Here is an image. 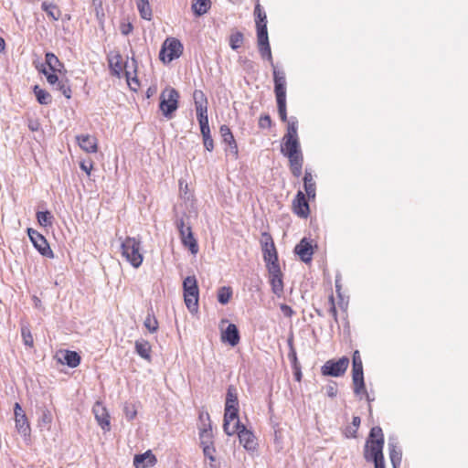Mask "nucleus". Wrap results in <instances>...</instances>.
Instances as JSON below:
<instances>
[{"label":"nucleus","mask_w":468,"mask_h":468,"mask_svg":"<svg viewBox=\"0 0 468 468\" xmlns=\"http://www.w3.org/2000/svg\"><path fill=\"white\" fill-rule=\"evenodd\" d=\"M298 121L292 117L288 122L287 131L282 138V154L289 160L290 170L294 177H300L303 165V155L297 133Z\"/></svg>","instance_id":"obj_1"},{"label":"nucleus","mask_w":468,"mask_h":468,"mask_svg":"<svg viewBox=\"0 0 468 468\" xmlns=\"http://www.w3.org/2000/svg\"><path fill=\"white\" fill-rule=\"evenodd\" d=\"M384 434L379 426L371 428L364 448L367 462L378 463L384 460Z\"/></svg>","instance_id":"obj_2"},{"label":"nucleus","mask_w":468,"mask_h":468,"mask_svg":"<svg viewBox=\"0 0 468 468\" xmlns=\"http://www.w3.org/2000/svg\"><path fill=\"white\" fill-rule=\"evenodd\" d=\"M122 254L128 262L134 268H139L142 265L144 257L140 252L141 242L135 238L127 237L122 242Z\"/></svg>","instance_id":"obj_3"},{"label":"nucleus","mask_w":468,"mask_h":468,"mask_svg":"<svg viewBox=\"0 0 468 468\" xmlns=\"http://www.w3.org/2000/svg\"><path fill=\"white\" fill-rule=\"evenodd\" d=\"M183 292L186 306L190 313L197 311L199 289L195 276H187L183 281Z\"/></svg>","instance_id":"obj_4"},{"label":"nucleus","mask_w":468,"mask_h":468,"mask_svg":"<svg viewBox=\"0 0 468 468\" xmlns=\"http://www.w3.org/2000/svg\"><path fill=\"white\" fill-rule=\"evenodd\" d=\"M179 97V92L174 88L167 87L161 92L159 108L165 118L173 117L178 108Z\"/></svg>","instance_id":"obj_5"},{"label":"nucleus","mask_w":468,"mask_h":468,"mask_svg":"<svg viewBox=\"0 0 468 468\" xmlns=\"http://www.w3.org/2000/svg\"><path fill=\"white\" fill-rule=\"evenodd\" d=\"M352 378L354 384V393L359 395L364 392L367 394L364 381L363 363L360 353L356 350L352 357Z\"/></svg>","instance_id":"obj_6"},{"label":"nucleus","mask_w":468,"mask_h":468,"mask_svg":"<svg viewBox=\"0 0 468 468\" xmlns=\"http://www.w3.org/2000/svg\"><path fill=\"white\" fill-rule=\"evenodd\" d=\"M183 49L184 47L178 39L168 37L163 43L159 52V58L164 63H170L182 55Z\"/></svg>","instance_id":"obj_7"},{"label":"nucleus","mask_w":468,"mask_h":468,"mask_svg":"<svg viewBox=\"0 0 468 468\" xmlns=\"http://www.w3.org/2000/svg\"><path fill=\"white\" fill-rule=\"evenodd\" d=\"M261 243L262 247L263 260L266 263L267 270H269L272 264L280 265L278 253L271 236L267 232H263L261 234Z\"/></svg>","instance_id":"obj_8"},{"label":"nucleus","mask_w":468,"mask_h":468,"mask_svg":"<svg viewBox=\"0 0 468 468\" xmlns=\"http://www.w3.org/2000/svg\"><path fill=\"white\" fill-rule=\"evenodd\" d=\"M348 365L349 359L346 356H343L337 360L330 359L322 366L321 373L323 376L338 378L346 373Z\"/></svg>","instance_id":"obj_9"},{"label":"nucleus","mask_w":468,"mask_h":468,"mask_svg":"<svg viewBox=\"0 0 468 468\" xmlns=\"http://www.w3.org/2000/svg\"><path fill=\"white\" fill-rule=\"evenodd\" d=\"M41 67L42 68L39 69V72L45 75L48 82L56 90H59L67 99H70L71 89L69 85V80L59 79L58 76V72L48 70L44 65Z\"/></svg>","instance_id":"obj_10"},{"label":"nucleus","mask_w":468,"mask_h":468,"mask_svg":"<svg viewBox=\"0 0 468 468\" xmlns=\"http://www.w3.org/2000/svg\"><path fill=\"white\" fill-rule=\"evenodd\" d=\"M176 225L179 231L183 245L188 248L191 253L196 254L198 251V244L194 238L191 227L185 224L183 218H177L176 220Z\"/></svg>","instance_id":"obj_11"},{"label":"nucleus","mask_w":468,"mask_h":468,"mask_svg":"<svg viewBox=\"0 0 468 468\" xmlns=\"http://www.w3.org/2000/svg\"><path fill=\"white\" fill-rule=\"evenodd\" d=\"M241 426L239 420V408H232L230 406L225 407L223 430L229 436L234 435L237 430Z\"/></svg>","instance_id":"obj_12"},{"label":"nucleus","mask_w":468,"mask_h":468,"mask_svg":"<svg viewBox=\"0 0 468 468\" xmlns=\"http://www.w3.org/2000/svg\"><path fill=\"white\" fill-rule=\"evenodd\" d=\"M27 234L34 247L42 256L49 259L54 258V253L42 234L33 229H27Z\"/></svg>","instance_id":"obj_13"},{"label":"nucleus","mask_w":468,"mask_h":468,"mask_svg":"<svg viewBox=\"0 0 468 468\" xmlns=\"http://www.w3.org/2000/svg\"><path fill=\"white\" fill-rule=\"evenodd\" d=\"M15 422L17 432L25 439L30 437L31 428L25 411L18 402L14 406Z\"/></svg>","instance_id":"obj_14"},{"label":"nucleus","mask_w":468,"mask_h":468,"mask_svg":"<svg viewBox=\"0 0 468 468\" xmlns=\"http://www.w3.org/2000/svg\"><path fill=\"white\" fill-rule=\"evenodd\" d=\"M268 272L271 292L276 296L281 297L283 293V281L280 265L272 264Z\"/></svg>","instance_id":"obj_15"},{"label":"nucleus","mask_w":468,"mask_h":468,"mask_svg":"<svg viewBox=\"0 0 468 468\" xmlns=\"http://www.w3.org/2000/svg\"><path fill=\"white\" fill-rule=\"evenodd\" d=\"M92 412L99 426L104 431H109L111 430L110 415L102 403L97 401L92 408Z\"/></svg>","instance_id":"obj_16"},{"label":"nucleus","mask_w":468,"mask_h":468,"mask_svg":"<svg viewBox=\"0 0 468 468\" xmlns=\"http://www.w3.org/2000/svg\"><path fill=\"white\" fill-rule=\"evenodd\" d=\"M274 93L276 100L286 99V77L282 70L273 68Z\"/></svg>","instance_id":"obj_17"},{"label":"nucleus","mask_w":468,"mask_h":468,"mask_svg":"<svg viewBox=\"0 0 468 468\" xmlns=\"http://www.w3.org/2000/svg\"><path fill=\"white\" fill-rule=\"evenodd\" d=\"M294 253L299 256L302 261L309 263L311 262L314 254L313 245L306 238H303L295 246Z\"/></svg>","instance_id":"obj_18"},{"label":"nucleus","mask_w":468,"mask_h":468,"mask_svg":"<svg viewBox=\"0 0 468 468\" xmlns=\"http://www.w3.org/2000/svg\"><path fill=\"white\" fill-rule=\"evenodd\" d=\"M293 211L301 218H306L309 216L310 208L305 195L299 190L292 202Z\"/></svg>","instance_id":"obj_19"},{"label":"nucleus","mask_w":468,"mask_h":468,"mask_svg":"<svg viewBox=\"0 0 468 468\" xmlns=\"http://www.w3.org/2000/svg\"><path fill=\"white\" fill-rule=\"evenodd\" d=\"M240 340L239 331L236 324H229L221 333V341L231 346H236Z\"/></svg>","instance_id":"obj_20"},{"label":"nucleus","mask_w":468,"mask_h":468,"mask_svg":"<svg viewBox=\"0 0 468 468\" xmlns=\"http://www.w3.org/2000/svg\"><path fill=\"white\" fill-rule=\"evenodd\" d=\"M236 433L239 436L240 444H242L246 450L251 451L255 449V437L243 424L237 430Z\"/></svg>","instance_id":"obj_21"},{"label":"nucleus","mask_w":468,"mask_h":468,"mask_svg":"<svg viewBox=\"0 0 468 468\" xmlns=\"http://www.w3.org/2000/svg\"><path fill=\"white\" fill-rule=\"evenodd\" d=\"M389 458L393 468H399L402 460V452L398 446V441L395 438H389L388 442Z\"/></svg>","instance_id":"obj_22"},{"label":"nucleus","mask_w":468,"mask_h":468,"mask_svg":"<svg viewBox=\"0 0 468 468\" xmlns=\"http://www.w3.org/2000/svg\"><path fill=\"white\" fill-rule=\"evenodd\" d=\"M45 63L48 68V70L58 72L59 74H65L67 72L64 64L52 52H47L45 54Z\"/></svg>","instance_id":"obj_23"},{"label":"nucleus","mask_w":468,"mask_h":468,"mask_svg":"<svg viewBox=\"0 0 468 468\" xmlns=\"http://www.w3.org/2000/svg\"><path fill=\"white\" fill-rule=\"evenodd\" d=\"M219 133L223 142L229 145V151L237 157L239 152L238 145L229 127L226 124L221 125Z\"/></svg>","instance_id":"obj_24"},{"label":"nucleus","mask_w":468,"mask_h":468,"mask_svg":"<svg viewBox=\"0 0 468 468\" xmlns=\"http://www.w3.org/2000/svg\"><path fill=\"white\" fill-rule=\"evenodd\" d=\"M77 141L80 147L87 153L97 152V140L95 137L89 134H80L77 136Z\"/></svg>","instance_id":"obj_25"},{"label":"nucleus","mask_w":468,"mask_h":468,"mask_svg":"<svg viewBox=\"0 0 468 468\" xmlns=\"http://www.w3.org/2000/svg\"><path fill=\"white\" fill-rule=\"evenodd\" d=\"M155 462L156 458L150 451L142 454H136L133 458V465L135 468H146L154 465Z\"/></svg>","instance_id":"obj_26"},{"label":"nucleus","mask_w":468,"mask_h":468,"mask_svg":"<svg viewBox=\"0 0 468 468\" xmlns=\"http://www.w3.org/2000/svg\"><path fill=\"white\" fill-rule=\"evenodd\" d=\"M136 354L142 358L145 359L148 362H151V345L147 340L139 339L135 341L134 345Z\"/></svg>","instance_id":"obj_27"},{"label":"nucleus","mask_w":468,"mask_h":468,"mask_svg":"<svg viewBox=\"0 0 468 468\" xmlns=\"http://www.w3.org/2000/svg\"><path fill=\"white\" fill-rule=\"evenodd\" d=\"M303 187L309 199L315 197L316 186L313 175L309 169H305L303 176Z\"/></svg>","instance_id":"obj_28"},{"label":"nucleus","mask_w":468,"mask_h":468,"mask_svg":"<svg viewBox=\"0 0 468 468\" xmlns=\"http://www.w3.org/2000/svg\"><path fill=\"white\" fill-rule=\"evenodd\" d=\"M211 5V0H192L191 9L193 14L199 17L208 12Z\"/></svg>","instance_id":"obj_29"},{"label":"nucleus","mask_w":468,"mask_h":468,"mask_svg":"<svg viewBox=\"0 0 468 468\" xmlns=\"http://www.w3.org/2000/svg\"><path fill=\"white\" fill-rule=\"evenodd\" d=\"M196 113L207 112V99L202 90H196L193 93Z\"/></svg>","instance_id":"obj_30"},{"label":"nucleus","mask_w":468,"mask_h":468,"mask_svg":"<svg viewBox=\"0 0 468 468\" xmlns=\"http://www.w3.org/2000/svg\"><path fill=\"white\" fill-rule=\"evenodd\" d=\"M59 361L73 368L80 365V356L76 351L66 350L63 353V357L59 358Z\"/></svg>","instance_id":"obj_31"},{"label":"nucleus","mask_w":468,"mask_h":468,"mask_svg":"<svg viewBox=\"0 0 468 468\" xmlns=\"http://www.w3.org/2000/svg\"><path fill=\"white\" fill-rule=\"evenodd\" d=\"M33 91L39 104L48 105L52 102V96L50 93L41 89L38 85L34 86Z\"/></svg>","instance_id":"obj_32"},{"label":"nucleus","mask_w":468,"mask_h":468,"mask_svg":"<svg viewBox=\"0 0 468 468\" xmlns=\"http://www.w3.org/2000/svg\"><path fill=\"white\" fill-rule=\"evenodd\" d=\"M41 8L43 11H45L47 13V15L51 19L58 21L60 18L61 11L55 4L44 1L41 4Z\"/></svg>","instance_id":"obj_33"},{"label":"nucleus","mask_w":468,"mask_h":468,"mask_svg":"<svg viewBox=\"0 0 468 468\" xmlns=\"http://www.w3.org/2000/svg\"><path fill=\"white\" fill-rule=\"evenodd\" d=\"M136 5L140 16L144 20L150 21L152 19L153 14L149 0H138Z\"/></svg>","instance_id":"obj_34"},{"label":"nucleus","mask_w":468,"mask_h":468,"mask_svg":"<svg viewBox=\"0 0 468 468\" xmlns=\"http://www.w3.org/2000/svg\"><path fill=\"white\" fill-rule=\"evenodd\" d=\"M37 219L39 225L42 227H50L53 224L54 217L50 211H37Z\"/></svg>","instance_id":"obj_35"},{"label":"nucleus","mask_w":468,"mask_h":468,"mask_svg":"<svg viewBox=\"0 0 468 468\" xmlns=\"http://www.w3.org/2000/svg\"><path fill=\"white\" fill-rule=\"evenodd\" d=\"M257 32V44L260 46H266V44H270L267 26L260 25V27H256Z\"/></svg>","instance_id":"obj_36"},{"label":"nucleus","mask_w":468,"mask_h":468,"mask_svg":"<svg viewBox=\"0 0 468 468\" xmlns=\"http://www.w3.org/2000/svg\"><path fill=\"white\" fill-rule=\"evenodd\" d=\"M199 438H200V445L214 444L213 432H212V428H211L210 424H208V427H205L200 430Z\"/></svg>","instance_id":"obj_37"},{"label":"nucleus","mask_w":468,"mask_h":468,"mask_svg":"<svg viewBox=\"0 0 468 468\" xmlns=\"http://www.w3.org/2000/svg\"><path fill=\"white\" fill-rule=\"evenodd\" d=\"M361 420L358 416H354L352 420V424L347 426L345 431V435L347 438H356L357 430L360 426Z\"/></svg>","instance_id":"obj_38"},{"label":"nucleus","mask_w":468,"mask_h":468,"mask_svg":"<svg viewBox=\"0 0 468 468\" xmlns=\"http://www.w3.org/2000/svg\"><path fill=\"white\" fill-rule=\"evenodd\" d=\"M232 296V290L229 286H223L218 289V301L221 304H227Z\"/></svg>","instance_id":"obj_39"},{"label":"nucleus","mask_w":468,"mask_h":468,"mask_svg":"<svg viewBox=\"0 0 468 468\" xmlns=\"http://www.w3.org/2000/svg\"><path fill=\"white\" fill-rule=\"evenodd\" d=\"M122 56L120 54L115 55L114 57L109 58L110 68L114 75L119 76L120 72L122 69Z\"/></svg>","instance_id":"obj_40"},{"label":"nucleus","mask_w":468,"mask_h":468,"mask_svg":"<svg viewBox=\"0 0 468 468\" xmlns=\"http://www.w3.org/2000/svg\"><path fill=\"white\" fill-rule=\"evenodd\" d=\"M254 16H255V23L256 27H260V25L267 26V16L265 11L261 8V5L258 3L254 8Z\"/></svg>","instance_id":"obj_41"},{"label":"nucleus","mask_w":468,"mask_h":468,"mask_svg":"<svg viewBox=\"0 0 468 468\" xmlns=\"http://www.w3.org/2000/svg\"><path fill=\"white\" fill-rule=\"evenodd\" d=\"M197 118L200 126L201 134L210 133L207 112H197Z\"/></svg>","instance_id":"obj_42"},{"label":"nucleus","mask_w":468,"mask_h":468,"mask_svg":"<svg viewBox=\"0 0 468 468\" xmlns=\"http://www.w3.org/2000/svg\"><path fill=\"white\" fill-rule=\"evenodd\" d=\"M52 420H53V416H52L51 411L48 410V409H42L41 415L38 420V425L40 427L49 426L52 422Z\"/></svg>","instance_id":"obj_43"},{"label":"nucleus","mask_w":468,"mask_h":468,"mask_svg":"<svg viewBox=\"0 0 468 468\" xmlns=\"http://www.w3.org/2000/svg\"><path fill=\"white\" fill-rule=\"evenodd\" d=\"M244 36L241 32H236L229 37V46L233 50H237L243 43Z\"/></svg>","instance_id":"obj_44"},{"label":"nucleus","mask_w":468,"mask_h":468,"mask_svg":"<svg viewBox=\"0 0 468 468\" xmlns=\"http://www.w3.org/2000/svg\"><path fill=\"white\" fill-rule=\"evenodd\" d=\"M278 113L282 122H289L287 118L286 99L276 100Z\"/></svg>","instance_id":"obj_45"},{"label":"nucleus","mask_w":468,"mask_h":468,"mask_svg":"<svg viewBox=\"0 0 468 468\" xmlns=\"http://www.w3.org/2000/svg\"><path fill=\"white\" fill-rule=\"evenodd\" d=\"M144 324L150 333H155L158 329V322L156 318L150 314H147Z\"/></svg>","instance_id":"obj_46"},{"label":"nucleus","mask_w":468,"mask_h":468,"mask_svg":"<svg viewBox=\"0 0 468 468\" xmlns=\"http://www.w3.org/2000/svg\"><path fill=\"white\" fill-rule=\"evenodd\" d=\"M259 52L263 59H267L271 65L274 68L270 44H266V46L258 47Z\"/></svg>","instance_id":"obj_47"},{"label":"nucleus","mask_w":468,"mask_h":468,"mask_svg":"<svg viewBox=\"0 0 468 468\" xmlns=\"http://www.w3.org/2000/svg\"><path fill=\"white\" fill-rule=\"evenodd\" d=\"M21 335L23 338V342L26 346L32 347L33 346V336L28 327L23 326L21 328Z\"/></svg>","instance_id":"obj_48"},{"label":"nucleus","mask_w":468,"mask_h":468,"mask_svg":"<svg viewBox=\"0 0 468 468\" xmlns=\"http://www.w3.org/2000/svg\"><path fill=\"white\" fill-rule=\"evenodd\" d=\"M123 412H124L125 418L128 420H133L137 415V410H136L134 405H133V404H125L124 408H123Z\"/></svg>","instance_id":"obj_49"},{"label":"nucleus","mask_w":468,"mask_h":468,"mask_svg":"<svg viewBox=\"0 0 468 468\" xmlns=\"http://www.w3.org/2000/svg\"><path fill=\"white\" fill-rule=\"evenodd\" d=\"M201 447L203 449V453L205 457L208 458L211 462H215L216 459L214 453L216 452V449L214 447V444L201 445Z\"/></svg>","instance_id":"obj_50"},{"label":"nucleus","mask_w":468,"mask_h":468,"mask_svg":"<svg viewBox=\"0 0 468 468\" xmlns=\"http://www.w3.org/2000/svg\"><path fill=\"white\" fill-rule=\"evenodd\" d=\"M202 138H203L204 147L209 152L213 151L214 142H213L211 133H203Z\"/></svg>","instance_id":"obj_51"},{"label":"nucleus","mask_w":468,"mask_h":468,"mask_svg":"<svg viewBox=\"0 0 468 468\" xmlns=\"http://www.w3.org/2000/svg\"><path fill=\"white\" fill-rule=\"evenodd\" d=\"M271 123L272 122L269 114L261 115L259 119V127L261 129L270 128Z\"/></svg>","instance_id":"obj_52"},{"label":"nucleus","mask_w":468,"mask_h":468,"mask_svg":"<svg viewBox=\"0 0 468 468\" xmlns=\"http://www.w3.org/2000/svg\"><path fill=\"white\" fill-rule=\"evenodd\" d=\"M288 358H289L292 367H300V364L297 359L295 348H292V350L289 351Z\"/></svg>","instance_id":"obj_53"},{"label":"nucleus","mask_w":468,"mask_h":468,"mask_svg":"<svg viewBox=\"0 0 468 468\" xmlns=\"http://www.w3.org/2000/svg\"><path fill=\"white\" fill-rule=\"evenodd\" d=\"M280 309H281L282 313L283 314V315L287 318H291L295 314V312L292 309V307L285 303H281Z\"/></svg>","instance_id":"obj_54"},{"label":"nucleus","mask_w":468,"mask_h":468,"mask_svg":"<svg viewBox=\"0 0 468 468\" xmlns=\"http://www.w3.org/2000/svg\"><path fill=\"white\" fill-rule=\"evenodd\" d=\"M133 29V26L131 23H122L120 26V30L124 36H128L130 33H132Z\"/></svg>","instance_id":"obj_55"},{"label":"nucleus","mask_w":468,"mask_h":468,"mask_svg":"<svg viewBox=\"0 0 468 468\" xmlns=\"http://www.w3.org/2000/svg\"><path fill=\"white\" fill-rule=\"evenodd\" d=\"M238 399L237 388L230 385L227 389L226 399Z\"/></svg>","instance_id":"obj_56"},{"label":"nucleus","mask_w":468,"mask_h":468,"mask_svg":"<svg viewBox=\"0 0 468 468\" xmlns=\"http://www.w3.org/2000/svg\"><path fill=\"white\" fill-rule=\"evenodd\" d=\"M326 394L330 398H335L336 396L337 388L335 383L326 386Z\"/></svg>","instance_id":"obj_57"},{"label":"nucleus","mask_w":468,"mask_h":468,"mask_svg":"<svg viewBox=\"0 0 468 468\" xmlns=\"http://www.w3.org/2000/svg\"><path fill=\"white\" fill-rule=\"evenodd\" d=\"M80 167L82 171H84L88 176L90 175V171L93 167L92 162L86 163L85 161H82L80 163Z\"/></svg>","instance_id":"obj_58"},{"label":"nucleus","mask_w":468,"mask_h":468,"mask_svg":"<svg viewBox=\"0 0 468 468\" xmlns=\"http://www.w3.org/2000/svg\"><path fill=\"white\" fill-rule=\"evenodd\" d=\"M330 303H331V307H330V314L334 316V318L336 320L337 319V312H336V308H335V302H334V297L331 296L330 297Z\"/></svg>","instance_id":"obj_59"},{"label":"nucleus","mask_w":468,"mask_h":468,"mask_svg":"<svg viewBox=\"0 0 468 468\" xmlns=\"http://www.w3.org/2000/svg\"><path fill=\"white\" fill-rule=\"evenodd\" d=\"M229 406H230L232 408H239V400L232 399H226L225 407H229Z\"/></svg>","instance_id":"obj_60"},{"label":"nucleus","mask_w":468,"mask_h":468,"mask_svg":"<svg viewBox=\"0 0 468 468\" xmlns=\"http://www.w3.org/2000/svg\"><path fill=\"white\" fill-rule=\"evenodd\" d=\"M295 380L300 381L302 378L301 367H292Z\"/></svg>","instance_id":"obj_61"},{"label":"nucleus","mask_w":468,"mask_h":468,"mask_svg":"<svg viewBox=\"0 0 468 468\" xmlns=\"http://www.w3.org/2000/svg\"><path fill=\"white\" fill-rule=\"evenodd\" d=\"M5 50V42L3 37H0V53Z\"/></svg>","instance_id":"obj_62"},{"label":"nucleus","mask_w":468,"mask_h":468,"mask_svg":"<svg viewBox=\"0 0 468 468\" xmlns=\"http://www.w3.org/2000/svg\"><path fill=\"white\" fill-rule=\"evenodd\" d=\"M375 468H385V461H380L378 463H374Z\"/></svg>","instance_id":"obj_63"},{"label":"nucleus","mask_w":468,"mask_h":468,"mask_svg":"<svg viewBox=\"0 0 468 468\" xmlns=\"http://www.w3.org/2000/svg\"><path fill=\"white\" fill-rule=\"evenodd\" d=\"M287 343L290 350H292V348H294L292 336L288 338Z\"/></svg>","instance_id":"obj_64"}]
</instances>
